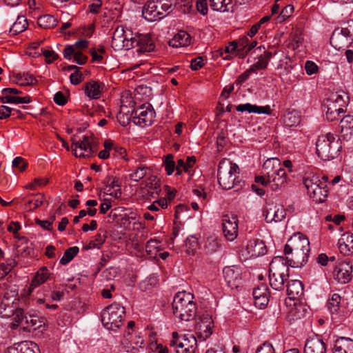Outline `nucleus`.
Returning a JSON list of instances; mask_svg holds the SVG:
<instances>
[{
    "instance_id": "obj_1",
    "label": "nucleus",
    "mask_w": 353,
    "mask_h": 353,
    "mask_svg": "<svg viewBox=\"0 0 353 353\" xmlns=\"http://www.w3.org/2000/svg\"><path fill=\"white\" fill-rule=\"evenodd\" d=\"M193 299V295L185 291L179 292L174 296L172 305L176 318L189 321L195 317L196 306Z\"/></svg>"
},
{
    "instance_id": "obj_2",
    "label": "nucleus",
    "mask_w": 353,
    "mask_h": 353,
    "mask_svg": "<svg viewBox=\"0 0 353 353\" xmlns=\"http://www.w3.org/2000/svg\"><path fill=\"white\" fill-rule=\"evenodd\" d=\"M341 148L339 138L330 132L319 136L316 142V154L323 161L336 158Z\"/></svg>"
},
{
    "instance_id": "obj_3",
    "label": "nucleus",
    "mask_w": 353,
    "mask_h": 353,
    "mask_svg": "<svg viewBox=\"0 0 353 353\" xmlns=\"http://www.w3.org/2000/svg\"><path fill=\"white\" fill-rule=\"evenodd\" d=\"M239 167L228 159H222L219 164L217 178L219 185L224 190H230L239 183L236 176Z\"/></svg>"
},
{
    "instance_id": "obj_4",
    "label": "nucleus",
    "mask_w": 353,
    "mask_h": 353,
    "mask_svg": "<svg viewBox=\"0 0 353 353\" xmlns=\"http://www.w3.org/2000/svg\"><path fill=\"white\" fill-rule=\"evenodd\" d=\"M172 2L148 1L143 8L142 15L148 21L153 22L161 19L172 10Z\"/></svg>"
},
{
    "instance_id": "obj_5",
    "label": "nucleus",
    "mask_w": 353,
    "mask_h": 353,
    "mask_svg": "<svg viewBox=\"0 0 353 353\" xmlns=\"http://www.w3.org/2000/svg\"><path fill=\"white\" fill-rule=\"evenodd\" d=\"M125 313V308L120 304H111L102 312V324L110 330L119 328L123 324Z\"/></svg>"
},
{
    "instance_id": "obj_6",
    "label": "nucleus",
    "mask_w": 353,
    "mask_h": 353,
    "mask_svg": "<svg viewBox=\"0 0 353 353\" xmlns=\"http://www.w3.org/2000/svg\"><path fill=\"white\" fill-rule=\"evenodd\" d=\"M283 256L275 257L270 265L269 280L271 287L276 290H281L284 288L285 276L288 277V269L282 263L276 265V261H283Z\"/></svg>"
},
{
    "instance_id": "obj_7",
    "label": "nucleus",
    "mask_w": 353,
    "mask_h": 353,
    "mask_svg": "<svg viewBox=\"0 0 353 353\" xmlns=\"http://www.w3.org/2000/svg\"><path fill=\"white\" fill-rule=\"evenodd\" d=\"M170 345L176 353H194L197 347V341L194 334L188 333L181 336L178 333H172V339L170 341Z\"/></svg>"
},
{
    "instance_id": "obj_8",
    "label": "nucleus",
    "mask_w": 353,
    "mask_h": 353,
    "mask_svg": "<svg viewBox=\"0 0 353 353\" xmlns=\"http://www.w3.org/2000/svg\"><path fill=\"white\" fill-rule=\"evenodd\" d=\"M71 148L77 157H90L96 151L95 141L92 136H83L79 141H73Z\"/></svg>"
},
{
    "instance_id": "obj_9",
    "label": "nucleus",
    "mask_w": 353,
    "mask_h": 353,
    "mask_svg": "<svg viewBox=\"0 0 353 353\" xmlns=\"http://www.w3.org/2000/svg\"><path fill=\"white\" fill-rule=\"evenodd\" d=\"M214 321L212 316L208 314H203L199 316L196 321L195 330L199 339L205 341L213 333Z\"/></svg>"
},
{
    "instance_id": "obj_10",
    "label": "nucleus",
    "mask_w": 353,
    "mask_h": 353,
    "mask_svg": "<svg viewBox=\"0 0 353 353\" xmlns=\"http://www.w3.org/2000/svg\"><path fill=\"white\" fill-rule=\"evenodd\" d=\"M310 252V241L308 239L301 233H296L288 241L284 247V253L289 255L292 252Z\"/></svg>"
},
{
    "instance_id": "obj_11",
    "label": "nucleus",
    "mask_w": 353,
    "mask_h": 353,
    "mask_svg": "<svg viewBox=\"0 0 353 353\" xmlns=\"http://www.w3.org/2000/svg\"><path fill=\"white\" fill-rule=\"evenodd\" d=\"M132 113L133 122L141 127L150 125L155 115L153 107L150 103L143 104Z\"/></svg>"
},
{
    "instance_id": "obj_12",
    "label": "nucleus",
    "mask_w": 353,
    "mask_h": 353,
    "mask_svg": "<svg viewBox=\"0 0 353 353\" xmlns=\"http://www.w3.org/2000/svg\"><path fill=\"white\" fill-rule=\"evenodd\" d=\"M137 47L138 52H152L154 50V44L148 34H138L132 37L130 43L127 41L126 50Z\"/></svg>"
},
{
    "instance_id": "obj_13",
    "label": "nucleus",
    "mask_w": 353,
    "mask_h": 353,
    "mask_svg": "<svg viewBox=\"0 0 353 353\" xmlns=\"http://www.w3.org/2000/svg\"><path fill=\"white\" fill-rule=\"evenodd\" d=\"M222 228L228 241L234 240L238 234V219L234 214H225L222 219Z\"/></svg>"
},
{
    "instance_id": "obj_14",
    "label": "nucleus",
    "mask_w": 353,
    "mask_h": 353,
    "mask_svg": "<svg viewBox=\"0 0 353 353\" xmlns=\"http://www.w3.org/2000/svg\"><path fill=\"white\" fill-rule=\"evenodd\" d=\"M224 279L231 289H237L242 283L241 270L236 265L227 266L223 270Z\"/></svg>"
},
{
    "instance_id": "obj_15",
    "label": "nucleus",
    "mask_w": 353,
    "mask_h": 353,
    "mask_svg": "<svg viewBox=\"0 0 353 353\" xmlns=\"http://www.w3.org/2000/svg\"><path fill=\"white\" fill-rule=\"evenodd\" d=\"M268 185L273 191H278L283 188L287 183L285 170L279 168L274 169L272 173L268 172Z\"/></svg>"
},
{
    "instance_id": "obj_16",
    "label": "nucleus",
    "mask_w": 353,
    "mask_h": 353,
    "mask_svg": "<svg viewBox=\"0 0 353 353\" xmlns=\"http://www.w3.org/2000/svg\"><path fill=\"white\" fill-rule=\"evenodd\" d=\"M263 215L267 223L280 222L285 218L286 212L282 206L272 204L263 211Z\"/></svg>"
},
{
    "instance_id": "obj_17",
    "label": "nucleus",
    "mask_w": 353,
    "mask_h": 353,
    "mask_svg": "<svg viewBox=\"0 0 353 353\" xmlns=\"http://www.w3.org/2000/svg\"><path fill=\"white\" fill-rule=\"evenodd\" d=\"M132 37H128L123 26H118L112 35V47L114 50H122L123 48L126 50V43L127 41L130 43Z\"/></svg>"
},
{
    "instance_id": "obj_18",
    "label": "nucleus",
    "mask_w": 353,
    "mask_h": 353,
    "mask_svg": "<svg viewBox=\"0 0 353 353\" xmlns=\"http://www.w3.org/2000/svg\"><path fill=\"white\" fill-rule=\"evenodd\" d=\"M252 295L256 307L263 308L268 304L270 293L266 285L261 284L254 288Z\"/></svg>"
},
{
    "instance_id": "obj_19",
    "label": "nucleus",
    "mask_w": 353,
    "mask_h": 353,
    "mask_svg": "<svg viewBox=\"0 0 353 353\" xmlns=\"http://www.w3.org/2000/svg\"><path fill=\"white\" fill-rule=\"evenodd\" d=\"M39 347L36 343L23 341L8 347L5 353H39Z\"/></svg>"
},
{
    "instance_id": "obj_20",
    "label": "nucleus",
    "mask_w": 353,
    "mask_h": 353,
    "mask_svg": "<svg viewBox=\"0 0 353 353\" xmlns=\"http://www.w3.org/2000/svg\"><path fill=\"white\" fill-rule=\"evenodd\" d=\"M339 100L342 101L341 95H336L335 101H330L327 105V111L325 113L326 119L330 121L340 119L341 114L344 112L343 105H338Z\"/></svg>"
},
{
    "instance_id": "obj_21",
    "label": "nucleus",
    "mask_w": 353,
    "mask_h": 353,
    "mask_svg": "<svg viewBox=\"0 0 353 353\" xmlns=\"http://www.w3.org/2000/svg\"><path fill=\"white\" fill-rule=\"evenodd\" d=\"M103 183L105 186L106 193L115 199L121 196L122 192L120 188L119 179L113 176H108L103 180Z\"/></svg>"
},
{
    "instance_id": "obj_22",
    "label": "nucleus",
    "mask_w": 353,
    "mask_h": 353,
    "mask_svg": "<svg viewBox=\"0 0 353 353\" xmlns=\"http://www.w3.org/2000/svg\"><path fill=\"white\" fill-rule=\"evenodd\" d=\"M323 181H328V177L327 176H323L321 178H319L310 173L303 179V183L309 195L312 194V192H315V190L320 186V183H323Z\"/></svg>"
},
{
    "instance_id": "obj_23",
    "label": "nucleus",
    "mask_w": 353,
    "mask_h": 353,
    "mask_svg": "<svg viewBox=\"0 0 353 353\" xmlns=\"http://www.w3.org/2000/svg\"><path fill=\"white\" fill-rule=\"evenodd\" d=\"M326 345L319 337H313L307 340L303 353H325Z\"/></svg>"
},
{
    "instance_id": "obj_24",
    "label": "nucleus",
    "mask_w": 353,
    "mask_h": 353,
    "mask_svg": "<svg viewBox=\"0 0 353 353\" xmlns=\"http://www.w3.org/2000/svg\"><path fill=\"white\" fill-rule=\"evenodd\" d=\"M338 247L341 254L346 256L353 254V233L345 232L338 241Z\"/></svg>"
},
{
    "instance_id": "obj_25",
    "label": "nucleus",
    "mask_w": 353,
    "mask_h": 353,
    "mask_svg": "<svg viewBox=\"0 0 353 353\" xmlns=\"http://www.w3.org/2000/svg\"><path fill=\"white\" fill-rule=\"evenodd\" d=\"M248 253L251 257H258L267 252V248L263 240L255 239L250 240L247 245Z\"/></svg>"
},
{
    "instance_id": "obj_26",
    "label": "nucleus",
    "mask_w": 353,
    "mask_h": 353,
    "mask_svg": "<svg viewBox=\"0 0 353 353\" xmlns=\"http://www.w3.org/2000/svg\"><path fill=\"white\" fill-rule=\"evenodd\" d=\"M310 252H292L287 256L288 265L292 268H301L308 261Z\"/></svg>"
},
{
    "instance_id": "obj_27",
    "label": "nucleus",
    "mask_w": 353,
    "mask_h": 353,
    "mask_svg": "<svg viewBox=\"0 0 353 353\" xmlns=\"http://www.w3.org/2000/svg\"><path fill=\"white\" fill-rule=\"evenodd\" d=\"M352 272V266L349 263L343 262L339 265L334 270L335 279L341 283H346L351 279L350 274Z\"/></svg>"
},
{
    "instance_id": "obj_28",
    "label": "nucleus",
    "mask_w": 353,
    "mask_h": 353,
    "mask_svg": "<svg viewBox=\"0 0 353 353\" xmlns=\"http://www.w3.org/2000/svg\"><path fill=\"white\" fill-rule=\"evenodd\" d=\"M103 85L96 81H90L84 84L85 94L92 99H98L101 97Z\"/></svg>"
},
{
    "instance_id": "obj_29",
    "label": "nucleus",
    "mask_w": 353,
    "mask_h": 353,
    "mask_svg": "<svg viewBox=\"0 0 353 353\" xmlns=\"http://www.w3.org/2000/svg\"><path fill=\"white\" fill-rule=\"evenodd\" d=\"M333 353H353V340L346 337L337 339L334 344Z\"/></svg>"
},
{
    "instance_id": "obj_30",
    "label": "nucleus",
    "mask_w": 353,
    "mask_h": 353,
    "mask_svg": "<svg viewBox=\"0 0 353 353\" xmlns=\"http://www.w3.org/2000/svg\"><path fill=\"white\" fill-rule=\"evenodd\" d=\"M287 292L290 299H300L303 295V285L299 280H291L287 285Z\"/></svg>"
},
{
    "instance_id": "obj_31",
    "label": "nucleus",
    "mask_w": 353,
    "mask_h": 353,
    "mask_svg": "<svg viewBox=\"0 0 353 353\" xmlns=\"http://www.w3.org/2000/svg\"><path fill=\"white\" fill-rule=\"evenodd\" d=\"M236 110L238 112L248 111L249 113H256V114H270L272 110L269 105L266 106H258L256 105H252L249 103L245 104H240L236 107Z\"/></svg>"
},
{
    "instance_id": "obj_32",
    "label": "nucleus",
    "mask_w": 353,
    "mask_h": 353,
    "mask_svg": "<svg viewBox=\"0 0 353 353\" xmlns=\"http://www.w3.org/2000/svg\"><path fill=\"white\" fill-rule=\"evenodd\" d=\"M196 163V158L194 156L188 157L186 161L179 159L176 167V174L180 175L183 172L188 173L190 176H192V168Z\"/></svg>"
},
{
    "instance_id": "obj_33",
    "label": "nucleus",
    "mask_w": 353,
    "mask_h": 353,
    "mask_svg": "<svg viewBox=\"0 0 353 353\" xmlns=\"http://www.w3.org/2000/svg\"><path fill=\"white\" fill-rule=\"evenodd\" d=\"M190 36L185 31H179L169 42L170 46L179 48L190 43Z\"/></svg>"
},
{
    "instance_id": "obj_34",
    "label": "nucleus",
    "mask_w": 353,
    "mask_h": 353,
    "mask_svg": "<svg viewBox=\"0 0 353 353\" xmlns=\"http://www.w3.org/2000/svg\"><path fill=\"white\" fill-rule=\"evenodd\" d=\"M350 43V41L345 37V36H343L338 30L336 29L332 32V34L330 37V44L336 50H340L343 48L347 46L348 43Z\"/></svg>"
},
{
    "instance_id": "obj_35",
    "label": "nucleus",
    "mask_w": 353,
    "mask_h": 353,
    "mask_svg": "<svg viewBox=\"0 0 353 353\" xmlns=\"http://www.w3.org/2000/svg\"><path fill=\"white\" fill-rule=\"evenodd\" d=\"M327 183L328 181H323L320 183V186L315 190V192H312L310 195L316 203H323L325 201L327 196Z\"/></svg>"
},
{
    "instance_id": "obj_36",
    "label": "nucleus",
    "mask_w": 353,
    "mask_h": 353,
    "mask_svg": "<svg viewBox=\"0 0 353 353\" xmlns=\"http://www.w3.org/2000/svg\"><path fill=\"white\" fill-rule=\"evenodd\" d=\"M14 79L17 84L22 86L31 85L37 83V79L28 73H17Z\"/></svg>"
},
{
    "instance_id": "obj_37",
    "label": "nucleus",
    "mask_w": 353,
    "mask_h": 353,
    "mask_svg": "<svg viewBox=\"0 0 353 353\" xmlns=\"http://www.w3.org/2000/svg\"><path fill=\"white\" fill-rule=\"evenodd\" d=\"M49 277L48 270L43 267L40 268L31 281L30 286L34 288L43 283Z\"/></svg>"
},
{
    "instance_id": "obj_38",
    "label": "nucleus",
    "mask_w": 353,
    "mask_h": 353,
    "mask_svg": "<svg viewBox=\"0 0 353 353\" xmlns=\"http://www.w3.org/2000/svg\"><path fill=\"white\" fill-rule=\"evenodd\" d=\"M28 27L27 19L24 16H18L16 21L10 28V33L16 35L23 32Z\"/></svg>"
},
{
    "instance_id": "obj_39",
    "label": "nucleus",
    "mask_w": 353,
    "mask_h": 353,
    "mask_svg": "<svg viewBox=\"0 0 353 353\" xmlns=\"http://www.w3.org/2000/svg\"><path fill=\"white\" fill-rule=\"evenodd\" d=\"M233 0H209L210 6L214 11L228 12Z\"/></svg>"
},
{
    "instance_id": "obj_40",
    "label": "nucleus",
    "mask_w": 353,
    "mask_h": 353,
    "mask_svg": "<svg viewBox=\"0 0 353 353\" xmlns=\"http://www.w3.org/2000/svg\"><path fill=\"white\" fill-rule=\"evenodd\" d=\"M105 232H98L92 240H90L89 243L85 246V249L90 250L97 248L99 249L101 245L105 243L106 239Z\"/></svg>"
},
{
    "instance_id": "obj_41",
    "label": "nucleus",
    "mask_w": 353,
    "mask_h": 353,
    "mask_svg": "<svg viewBox=\"0 0 353 353\" xmlns=\"http://www.w3.org/2000/svg\"><path fill=\"white\" fill-rule=\"evenodd\" d=\"M37 23L42 28L50 29L57 26V21L50 14H44L38 18Z\"/></svg>"
},
{
    "instance_id": "obj_42",
    "label": "nucleus",
    "mask_w": 353,
    "mask_h": 353,
    "mask_svg": "<svg viewBox=\"0 0 353 353\" xmlns=\"http://www.w3.org/2000/svg\"><path fill=\"white\" fill-rule=\"evenodd\" d=\"M240 48H241V46H240V42L237 43L236 41H233L230 42L224 49L221 50V55L223 56V53H226L227 55L224 57L223 59H230L233 56L237 55L236 50H239Z\"/></svg>"
},
{
    "instance_id": "obj_43",
    "label": "nucleus",
    "mask_w": 353,
    "mask_h": 353,
    "mask_svg": "<svg viewBox=\"0 0 353 353\" xmlns=\"http://www.w3.org/2000/svg\"><path fill=\"white\" fill-rule=\"evenodd\" d=\"M79 251V249L77 246L71 247V248L67 249L65 251L63 256L60 259V261H59L60 264L63 265L68 264L70 261H71L74 259V257L75 256H77Z\"/></svg>"
},
{
    "instance_id": "obj_44",
    "label": "nucleus",
    "mask_w": 353,
    "mask_h": 353,
    "mask_svg": "<svg viewBox=\"0 0 353 353\" xmlns=\"http://www.w3.org/2000/svg\"><path fill=\"white\" fill-rule=\"evenodd\" d=\"M341 296L334 294L327 302V309L332 314L336 313L340 307Z\"/></svg>"
},
{
    "instance_id": "obj_45",
    "label": "nucleus",
    "mask_w": 353,
    "mask_h": 353,
    "mask_svg": "<svg viewBox=\"0 0 353 353\" xmlns=\"http://www.w3.org/2000/svg\"><path fill=\"white\" fill-rule=\"evenodd\" d=\"M336 30L339 32L343 36H345L347 39H348L350 41L353 38V21H348L347 23V26L337 28Z\"/></svg>"
},
{
    "instance_id": "obj_46",
    "label": "nucleus",
    "mask_w": 353,
    "mask_h": 353,
    "mask_svg": "<svg viewBox=\"0 0 353 353\" xmlns=\"http://www.w3.org/2000/svg\"><path fill=\"white\" fill-rule=\"evenodd\" d=\"M173 159L174 157L171 154H169L165 157L164 166L168 175H171L174 172V169H176V165H175Z\"/></svg>"
},
{
    "instance_id": "obj_47",
    "label": "nucleus",
    "mask_w": 353,
    "mask_h": 353,
    "mask_svg": "<svg viewBox=\"0 0 353 353\" xmlns=\"http://www.w3.org/2000/svg\"><path fill=\"white\" fill-rule=\"evenodd\" d=\"M294 6L291 4L287 5L285 6L279 15L277 17V20L279 23L283 22L285 21L288 18H289L292 13L294 12Z\"/></svg>"
},
{
    "instance_id": "obj_48",
    "label": "nucleus",
    "mask_w": 353,
    "mask_h": 353,
    "mask_svg": "<svg viewBox=\"0 0 353 353\" xmlns=\"http://www.w3.org/2000/svg\"><path fill=\"white\" fill-rule=\"evenodd\" d=\"M44 201V195L39 194L35 199H30L27 201L26 208L29 210H33L41 206Z\"/></svg>"
},
{
    "instance_id": "obj_49",
    "label": "nucleus",
    "mask_w": 353,
    "mask_h": 353,
    "mask_svg": "<svg viewBox=\"0 0 353 353\" xmlns=\"http://www.w3.org/2000/svg\"><path fill=\"white\" fill-rule=\"evenodd\" d=\"M185 245L188 253L193 254L198 248V241L194 236L188 237Z\"/></svg>"
},
{
    "instance_id": "obj_50",
    "label": "nucleus",
    "mask_w": 353,
    "mask_h": 353,
    "mask_svg": "<svg viewBox=\"0 0 353 353\" xmlns=\"http://www.w3.org/2000/svg\"><path fill=\"white\" fill-rule=\"evenodd\" d=\"M17 265V262L12 260L9 263L0 265V277L3 278L6 276Z\"/></svg>"
},
{
    "instance_id": "obj_51",
    "label": "nucleus",
    "mask_w": 353,
    "mask_h": 353,
    "mask_svg": "<svg viewBox=\"0 0 353 353\" xmlns=\"http://www.w3.org/2000/svg\"><path fill=\"white\" fill-rule=\"evenodd\" d=\"M159 241L155 239L149 240L145 245V250L148 254L152 256L157 251Z\"/></svg>"
},
{
    "instance_id": "obj_52",
    "label": "nucleus",
    "mask_w": 353,
    "mask_h": 353,
    "mask_svg": "<svg viewBox=\"0 0 353 353\" xmlns=\"http://www.w3.org/2000/svg\"><path fill=\"white\" fill-rule=\"evenodd\" d=\"M248 38L246 37H244L241 41H240V46H241V48L239 50V52L241 51H245L247 53L248 52L252 50L257 44L256 41H253L250 43V44H247Z\"/></svg>"
},
{
    "instance_id": "obj_53",
    "label": "nucleus",
    "mask_w": 353,
    "mask_h": 353,
    "mask_svg": "<svg viewBox=\"0 0 353 353\" xmlns=\"http://www.w3.org/2000/svg\"><path fill=\"white\" fill-rule=\"evenodd\" d=\"M41 53L46 58V61L48 63H51L54 61L58 59V54L53 50H48L44 49H41Z\"/></svg>"
},
{
    "instance_id": "obj_54",
    "label": "nucleus",
    "mask_w": 353,
    "mask_h": 353,
    "mask_svg": "<svg viewBox=\"0 0 353 353\" xmlns=\"http://www.w3.org/2000/svg\"><path fill=\"white\" fill-rule=\"evenodd\" d=\"M268 63L266 60H264L261 56L259 57L258 61L254 63L250 68V70L252 72H255L257 70H263L266 68Z\"/></svg>"
},
{
    "instance_id": "obj_55",
    "label": "nucleus",
    "mask_w": 353,
    "mask_h": 353,
    "mask_svg": "<svg viewBox=\"0 0 353 353\" xmlns=\"http://www.w3.org/2000/svg\"><path fill=\"white\" fill-rule=\"evenodd\" d=\"M256 353H276L272 345L270 343H264L261 345L256 351Z\"/></svg>"
},
{
    "instance_id": "obj_56",
    "label": "nucleus",
    "mask_w": 353,
    "mask_h": 353,
    "mask_svg": "<svg viewBox=\"0 0 353 353\" xmlns=\"http://www.w3.org/2000/svg\"><path fill=\"white\" fill-rule=\"evenodd\" d=\"M146 174L145 168H139L134 172L130 174V179L136 182L143 179Z\"/></svg>"
},
{
    "instance_id": "obj_57",
    "label": "nucleus",
    "mask_w": 353,
    "mask_h": 353,
    "mask_svg": "<svg viewBox=\"0 0 353 353\" xmlns=\"http://www.w3.org/2000/svg\"><path fill=\"white\" fill-rule=\"evenodd\" d=\"M196 7L200 14H207L208 10L207 0H196Z\"/></svg>"
},
{
    "instance_id": "obj_58",
    "label": "nucleus",
    "mask_w": 353,
    "mask_h": 353,
    "mask_svg": "<svg viewBox=\"0 0 353 353\" xmlns=\"http://www.w3.org/2000/svg\"><path fill=\"white\" fill-rule=\"evenodd\" d=\"M305 70L307 74L312 75L318 72V66L313 61H307L305 64Z\"/></svg>"
},
{
    "instance_id": "obj_59",
    "label": "nucleus",
    "mask_w": 353,
    "mask_h": 353,
    "mask_svg": "<svg viewBox=\"0 0 353 353\" xmlns=\"http://www.w3.org/2000/svg\"><path fill=\"white\" fill-rule=\"evenodd\" d=\"M37 316L29 314L25 316L23 325H26V328L30 329L37 325Z\"/></svg>"
},
{
    "instance_id": "obj_60",
    "label": "nucleus",
    "mask_w": 353,
    "mask_h": 353,
    "mask_svg": "<svg viewBox=\"0 0 353 353\" xmlns=\"http://www.w3.org/2000/svg\"><path fill=\"white\" fill-rule=\"evenodd\" d=\"M70 80L73 85H78L83 80V76L81 72L74 71L70 76Z\"/></svg>"
},
{
    "instance_id": "obj_61",
    "label": "nucleus",
    "mask_w": 353,
    "mask_h": 353,
    "mask_svg": "<svg viewBox=\"0 0 353 353\" xmlns=\"http://www.w3.org/2000/svg\"><path fill=\"white\" fill-rule=\"evenodd\" d=\"M204 65V60L202 57H197L191 61L190 68L192 70H198Z\"/></svg>"
},
{
    "instance_id": "obj_62",
    "label": "nucleus",
    "mask_w": 353,
    "mask_h": 353,
    "mask_svg": "<svg viewBox=\"0 0 353 353\" xmlns=\"http://www.w3.org/2000/svg\"><path fill=\"white\" fill-rule=\"evenodd\" d=\"M7 101L11 102V103H29L32 101L31 98L29 96H26L23 97H12L7 100Z\"/></svg>"
},
{
    "instance_id": "obj_63",
    "label": "nucleus",
    "mask_w": 353,
    "mask_h": 353,
    "mask_svg": "<svg viewBox=\"0 0 353 353\" xmlns=\"http://www.w3.org/2000/svg\"><path fill=\"white\" fill-rule=\"evenodd\" d=\"M12 166L19 168L21 172H23L26 170L27 163L23 158L18 157L12 161Z\"/></svg>"
},
{
    "instance_id": "obj_64",
    "label": "nucleus",
    "mask_w": 353,
    "mask_h": 353,
    "mask_svg": "<svg viewBox=\"0 0 353 353\" xmlns=\"http://www.w3.org/2000/svg\"><path fill=\"white\" fill-rule=\"evenodd\" d=\"M54 101L59 105H64L67 99L61 92H57L54 96Z\"/></svg>"
}]
</instances>
